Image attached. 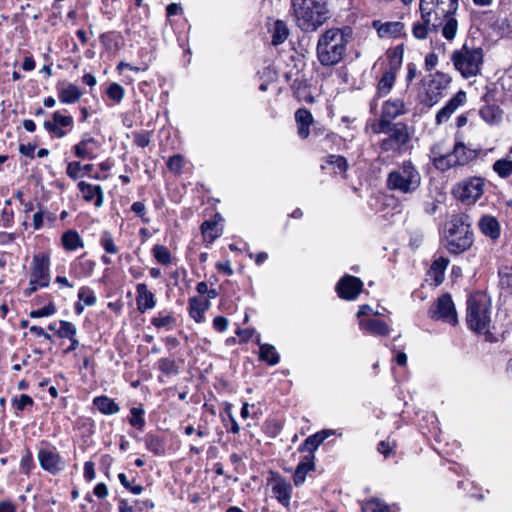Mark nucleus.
Here are the masks:
<instances>
[{
  "label": "nucleus",
  "mask_w": 512,
  "mask_h": 512,
  "mask_svg": "<svg viewBox=\"0 0 512 512\" xmlns=\"http://www.w3.org/2000/svg\"><path fill=\"white\" fill-rule=\"evenodd\" d=\"M458 7L459 0H420L421 20L413 24V36L424 40L431 31L441 29L442 36L447 41H452L458 30V21L455 18Z\"/></svg>",
  "instance_id": "nucleus-1"
},
{
  "label": "nucleus",
  "mask_w": 512,
  "mask_h": 512,
  "mask_svg": "<svg viewBox=\"0 0 512 512\" xmlns=\"http://www.w3.org/2000/svg\"><path fill=\"white\" fill-rule=\"evenodd\" d=\"M375 134H384L378 146L381 153H388L392 156H400L410 146L414 130L404 122L387 123L378 120L372 125Z\"/></svg>",
  "instance_id": "nucleus-2"
},
{
  "label": "nucleus",
  "mask_w": 512,
  "mask_h": 512,
  "mask_svg": "<svg viewBox=\"0 0 512 512\" xmlns=\"http://www.w3.org/2000/svg\"><path fill=\"white\" fill-rule=\"evenodd\" d=\"M349 33L339 28L325 31L318 39L317 58L323 66H334L340 63L347 51Z\"/></svg>",
  "instance_id": "nucleus-3"
},
{
  "label": "nucleus",
  "mask_w": 512,
  "mask_h": 512,
  "mask_svg": "<svg viewBox=\"0 0 512 512\" xmlns=\"http://www.w3.org/2000/svg\"><path fill=\"white\" fill-rule=\"evenodd\" d=\"M297 26L304 32L316 31L329 18L325 0H292Z\"/></svg>",
  "instance_id": "nucleus-4"
},
{
  "label": "nucleus",
  "mask_w": 512,
  "mask_h": 512,
  "mask_svg": "<svg viewBox=\"0 0 512 512\" xmlns=\"http://www.w3.org/2000/svg\"><path fill=\"white\" fill-rule=\"evenodd\" d=\"M386 183L389 190L413 194L420 188L422 177L413 162L405 160L388 173Z\"/></svg>",
  "instance_id": "nucleus-5"
},
{
  "label": "nucleus",
  "mask_w": 512,
  "mask_h": 512,
  "mask_svg": "<svg viewBox=\"0 0 512 512\" xmlns=\"http://www.w3.org/2000/svg\"><path fill=\"white\" fill-rule=\"evenodd\" d=\"M451 61L463 78L475 77L481 72L484 61L483 49L465 43L460 49L453 51Z\"/></svg>",
  "instance_id": "nucleus-6"
},
{
  "label": "nucleus",
  "mask_w": 512,
  "mask_h": 512,
  "mask_svg": "<svg viewBox=\"0 0 512 512\" xmlns=\"http://www.w3.org/2000/svg\"><path fill=\"white\" fill-rule=\"evenodd\" d=\"M445 238L447 249L453 254H460L473 244V233L470 224L462 216L452 217L446 224Z\"/></svg>",
  "instance_id": "nucleus-7"
},
{
  "label": "nucleus",
  "mask_w": 512,
  "mask_h": 512,
  "mask_svg": "<svg viewBox=\"0 0 512 512\" xmlns=\"http://www.w3.org/2000/svg\"><path fill=\"white\" fill-rule=\"evenodd\" d=\"M466 321L468 327L477 333L487 334L489 332L490 303L484 296L474 295L468 299Z\"/></svg>",
  "instance_id": "nucleus-8"
},
{
  "label": "nucleus",
  "mask_w": 512,
  "mask_h": 512,
  "mask_svg": "<svg viewBox=\"0 0 512 512\" xmlns=\"http://www.w3.org/2000/svg\"><path fill=\"white\" fill-rule=\"evenodd\" d=\"M477 155L476 150L467 147L462 142H457L452 152L435 157L434 165L438 169L447 170L458 165H466L474 160Z\"/></svg>",
  "instance_id": "nucleus-9"
},
{
  "label": "nucleus",
  "mask_w": 512,
  "mask_h": 512,
  "mask_svg": "<svg viewBox=\"0 0 512 512\" xmlns=\"http://www.w3.org/2000/svg\"><path fill=\"white\" fill-rule=\"evenodd\" d=\"M389 57V69L384 72L380 80L377 84L376 89V97L381 98L387 96L396 81L397 72L401 67L402 59H403V49L400 46H397L391 53L388 55Z\"/></svg>",
  "instance_id": "nucleus-10"
},
{
  "label": "nucleus",
  "mask_w": 512,
  "mask_h": 512,
  "mask_svg": "<svg viewBox=\"0 0 512 512\" xmlns=\"http://www.w3.org/2000/svg\"><path fill=\"white\" fill-rule=\"evenodd\" d=\"M37 459L40 467L52 475H57L64 470L66 463L57 448L47 441L41 443Z\"/></svg>",
  "instance_id": "nucleus-11"
},
{
  "label": "nucleus",
  "mask_w": 512,
  "mask_h": 512,
  "mask_svg": "<svg viewBox=\"0 0 512 512\" xmlns=\"http://www.w3.org/2000/svg\"><path fill=\"white\" fill-rule=\"evenodd\" d=\"M484 179L481 177H470L458 183L455 194L467 204L475 203L483 194Z\"/></svg>",
  "instance_id": "nucleus-12"
},
{
  "label": "nucleus",
  "mask_w": 512,
  "mask_h": 512,
  "mask_svg": "<svg viewBox=\"0 0 512 512\" xmlns=\"http://www.w3.org/2000/svg\"><path fill=\"white\" fill-rule=\"evenodd\" d=\"M30 279L39 283L41 287L50 284V256L48 253H39L33 256Z\"/></svg>",
  "instance_id": "nucleus-13"
},
{
  "label": "nucleus",
  "mask_w": 512,
  "mask_h": 512,
  "mask_svg": "<svg viewBox=\"0 0 512 512\" xmlns=\"http://www.w3.org/2000/svg\"><path fill=\"white\" fill-rule=\"evenodd\" d=\"M430 313L432 318L441 319L452 325L458 322L455 306L449 294L441 295L435 302Z\"/></svg>",
  "instance_id": "nucleus-14"
},
{
  "label": "nucleus",
  "mask_w": 512,
  "mask_h": 512,
  "mask_svg": "<svg viewBox=\"0 0 512 512\" xmlns=\"http://www.w3.org/2000/svg\"><path fill=\"white\" fill-rule=\"evenodd\" d=\"M451 82V77L443 72H436L430 75L426 85V98L430 105L436 104Z\"/></svg>",
  "instance_id": "nucleus-15"
},
{
  "label": "nucleus",
  "mask_w": 512,
  "mask_h": 512,
  "mask_svg": "<svg viewBox=\"0 0 512 512\" xmlns=\"http://www.w3.org/2000/svg\"><path fill=\"white\" fill-rule=\"evenodd\" d=\"M268 485L271 486L273 496L278 502L288 507L292 496V485L279 474H273L268 479Z\"/></svg>",
  "instance_id": "nucleus-16"
},
{
  "label": "nucleus",
  "mask_w": 512,
  "mask_h": 512,
  "mask_svg": "<svg viewBox=\"0 0 512 512\" xmlns=\"http://www.w3.org/2000/svg\"><path fill=\"white\" fill-rule=\"evenodd\" d=\"M363 282L355 276H343L336 286V291L340 298L345 300H354L362 291Z\"/></svg>",
  "instance_id": "nucleus-17"
},
{
  "label": "nucleus",
  "mask_w": 512,
  "mask_h": 512,
  "mask_svg": "<svg viewBox=\"0 0 512 512\" xmlns=\"http://www.w3.org/2000/svg\"><path fill=\"white\" fill-rule=\"evenodd\" d=\"M73 124L74 120L72 116L63 115L60 111H56L52 115V120L44 122V128L57 138H63L67 134V131L64 130V128H72Z\"/></svg>",
  "instance_id": "nucleus-18"
},
{
  "label": "nucleus",
  "mask_w": 512,
  "mask_h": 512,
  "mask_svg": "<svg viewBox=\"0 0 512 512\" xmlns=\"http://www.w3.org/2000/svg\"><path fill=\"white\" fill-rule=\"evenodd\" d=\"M407 113V108L404 101L400 98L388 99L383 102L381 107V115L379 120H384L387 123H393L392 121L399 116Z\"/></svg>",
  "instance_id": "nucleus-19"
},
{
  "label": "nucleus",
  "mask_w": 512,
  "mask_h": 512,
  "mask_svg": "<svg viewBox=\"0 0 512 512\" xmlns=\"http://www.w3.org/2000/svg\"><path fill=\"white\" fill-rule=\"evenodd\" d=\"M99 148V142L89 133H84L79 143L73 147L76 157L92 160L96 157V150Z\"/></svg>",
  "instance_id": "nucleus-20"
},
{
  "label": "nucleus",
  "mask_w": 512,
  "mask_h": 512,
  "mask_svg": "<svg viewBox=\"0 0 512 512\" xmlns=\"http://www.w3.org/2000/svg\"><path fill=\"white\" fill-rule=\"evenodd\" d=\"M466 101V93L459 91L456 95L451 98L446 105L441 108L436 114V123L442 124L446 122L451 115Z\"/></svg>",
  "instance_id": "nucleus-21"
},
{
  "label": "nucleus",
  "mask_w": 512,
  "mask_h": 512,
  "mask_svg": "<svg viewBox=\"0 0 512 512\" xmlns=\"http://www.w3.org/2000/svg\"><path fill=\"white\" fill-rule=\"evenodd\" d=\"M136 304L140 313L153 309L156 305L154 294L148 290L145 283H139L136 286Z\"/></svg>",
  "instance_id": "nucleus-22"
},
{
  "label": "nucleus",
  "mask_w": 512,
  "mask_h": 512,
  "mask_svg": "<svg viewBox=\"0 0 512 512\" xmlns=\"http://www.w3.org/2000/svg\"><path fill=\"white\" fill-rule=\"evenodd\" d=\"M77 186L85 201H94L96 207L103 205V189L100 185H92L85 181H80Z\"/></svg>",
  "instance_id": "nucleus-23"
},
{
  "label": "nucleus",
  "mask_w": 512,
  "mask_h": 512,
  "mask_svg": "<svg viewBox=\"0 0 512 512\" xmlns=\"http://www.w3.org/2000/svg\"><path fill=\"white\" fill-rule=\"evenodd\" d=\"M57 94L62 104H75L81 99L83 92L77 85L68 83L66 85L58 84Z\"/></svg>",
  "instance_id": "nucleus-24"
},
{
  "label": "nucleus",
  "mask_w": 512,
  "mask_h": 512,
  "mask_svg": "<svg viewBox=\"0 0 512 512\" xmlns=\"http://www.w3.org/2000/svg\"><path fill=\"white\" fill-rule=\"evenodd\" d=\"M295 121L297 124V134L301 139H306L310 134V126L314 122L311 112L306 108H299L295 112Z\"/></svg>",
  "instance_id": "nucleus-25"
},
{
  "label": "nucleus",
  "mask_w": 512,
  "mask_h": 512,
  "mask_svg": "<svg viewBox=\"0 0 512 512\" xmlns=\"http://www.w3.org/2000/svg\"><path fill=\"white\" fill-rule=\"evenodd\" d=\"M96 262L84 259L83 256L75 259L70 265V273L76 278L90 277L95 269Z\"/></svg>",
  "instance_id": "nucleus-26"
},
{
  "label": "nucleus",
  "mask_w": 512,
  "mask_h": 512,
  "mask_svg": "<svg viewBox=\"0 0 512 512\" xmlns=\"http://www.w3.org/2000/svg\"><path fill=\"white\" fill-rule=\"evenodd\" d=\"M314 460V454H307L304 456L303 460L299 462L293 475V482L295 486L302 485L305 482L308 472L315 469Z\"/></svg>",
  "instance_id": "nucleus-27"
},
{
  "label": "nucleus",
  "mask_w": 512,
  "mask_h": 512,
  "mask_svg": "<svg viewBox=\"0 0 512 512\" xmlns=\"http://www.w3.org/2000/svg\"><path fill=\"white\" fill-rule=\"evenodd\" d=\"M334 434L332 430H322L309 437L299 446L300 452H308V454H314V451L324 442L326 438Z\"/></svg>",
  "instance_id": "nucleus-28"
},
{
  "label": "nucleus",
  "mask_w": 512,
  "mask_h": 512,
  "mask_svg": "<svg viewBox=\"0 0 512 512\" xmlns=\"http://www.w3.org/2000/svg\"><path fill=\"white\" fill-rule=\"evenodd\" d=\"M480 231L491 240H497L500 237V224L498 220L490 215H484L478 222Z\"/></svg>",
  "instance_id": "nucleus-29"
},
{
  "label": "nucleus",
  "mask_w": 512,
  "mask_h": 512,
  "mask_svg": "<svg viewBox=\"0 0 512 512\" xmlns=\"http://www.w3.org/2000/svg\"><path fill=\"white\" fill-rule=\"evenodd\" d=\"M359 326L362 330L372 335L386 336L390 333L389 326L379 319H362L359 322Z\"/></svg>",
  "instance_id": "nucleus-30"
},
{
  "label": "nucleus",
  "mask_w": 512,
  "mask_h": 512,
  "mask_svg": "<svg viewBox=\"0 0 512 512\" xmlns=\"http://www.w3.org/2000/svg\"><path fill=\"white\" fill-rule=\"evenodd\" d=\"M208 308V301H204L197 297H192L189 300V315L197 323H202L204 321V313L208 310Z\"/></svg>",
  "instance_id": "nucleus-31"
},
{
  "label": "nucleus",
  "mask_w": 512,
  "mask_h": 512,
  "mask_svg": "<svg viewBox=\"0 0 512 512\" xmlns=\"http://www.w3.org/2000/svg\"><path fill=\"white\" fill-rule=\"evenodd\" d=\"M93 404L104 415H114L120 411L119 405L105 395L95 397Z\"/></svg>",
  "instance_id": "nucleus-32"
},
{
  "label": "nucleus",
  "mask_w": 512,
  "mask_h": 512,
  "mask_svg": "<svg viewBox=\"0 0 512 512\" xmlns=\"http://www.w3.org/2000/svg\"><path fill=\"white\" fill-rule=\"evenodd\" d=\"M448 259L444 257H439L433 261L429 271L428 276L433 279L434 284L440 285L444 280V273L448 266Z\"/></svg>",
  "instance_id": "nucleus-33"
},
{
  "label": "nucleus",
  "mask_w": 512,
  "mask_h": 512,
  "mask_svg": "<svg viewBox=\"0 0 512 512\" xmlns=\"http://www.w3.org/2000/svg\"><path fill=\"white\" fill-rule=\"evenodd\" d=\"M61 243L65 250L75 251L84 247V242L76 230H68L62 234Z\"/></svg>",
  "instance_id": "nucleus-34"
},
{
  "label": "nucleus",
  "mask_w": 512,
  "mask_h": 512,
  "mask_svg": "<svg viewBox=\"0 0 512 512\" xmlns=\"http://www.w3.org/2000/svg\"><path fill=\"white\" fill-rule=\"evenodd\" d=\"M154 507L150 501H135L133 505L126 499H120L118 503L119 512H147Z\"/></svg>",
  "instance_id": "nucleus-35"
},
{
  "label": "nucleus",
  "mask_w": 512,
  "mask_h": 512,
  "mask_svg": "<svg viewBox=\"0 0 512 512\" xmlns=\"http://www.w3.org/2000/svg\"><path fill=\"white\" fill-rule=\"evenodd\" d=\"M257 343L260 345V359L269 365H276L279 362L280 357L275 347L270 344H260L259 338L257 339Z\"/></svg>",
  "instance_id": "nucleus-36"
},
{
  "label": "nucleus",
  "mask_w": 512,
  "mask_h": 512,
  "mask_svg": "<svg viewBox=\"0 0 512 512\" xmlns=\"http://www.w3.org/2000/svg\"><path fill=\"white\" fill-rule=\"evenodd\" d=\"M144 442L146 448L154 455L161 456L165 453L164 441L160 436L148 433L144 437Z\"/></svg>",
  "instance_id": "nucleus-37"
},
{
  "label": "nucleus",
  "mask_w": 512,
  "mask_h": 512,
  "mask_svg": "<svg viewBox=\"0 0 512 512\" xmlns=\"http://www.w3.org/2000/svg\"><path fill=\"white\" fill-rule=\"evenodd\" d=\"M479 114L488 124H497L502 119V110L497 106H484L480 109Z\"/></svg>",
  "instance_id": "nucleus-38"
},
{
  "label": "nucleus",
  "mask_w": 512,
  "mask_h": 512,
  "mask_svg": "<svg viewBox=\"0 0 512 512\" xmlns=\"http://www.w3.org/2000/svg\"><path fill=\"white\" fill-rule=\"evenodd\" d=\"M289 36V29L286 23L282 20L275 21L272 29V44H282Z\"/></svg>",
  "instance_id": "nucleus-39"
},
{
  "label": "nucleus",
  "mask_w": 512,
  "mask_h": 512,
  "mask_svg": "<svg viewBox=\"0 0 512 512\" xmlns=\"http://www.w3.org/2000/svg\"><path fill=\"white\" fill-rule=\"evenodd\" d=\"M201 232L204 238V241L208 243H212L216 238L221 235V230L218 227V224L213 221H205L201 225Z\"/></svg>",
  "instance_id": "nucleus-40"
},
{
  "label": "nucleus",
  "mask_w": 512,
  "mask_h": 512,
  "mask_svg": "<svg viewBox=\"0 0 512 512\" xmlns=\"http://www.w3.org/2000/svg\"><path fill=\"white\" fill-rule=\"evenodd\" d=\"M151 323L153 326H155L158 329L166 328L167 330H170L175 325L176 318L173 316L172 313L160 312V313H158L157 316H155L151 319Z\"/></svg>",
  "instance_id": "nucleus-41"
},
{
  "label": "nucleus",
  "mask_w": 512,
  "mask_h": 512,
  "mask_svg": "<svg viewBox=\"0 0 512 512\" xmlns=\"http://www.w3.org/2000/svg\"><path fill=\"white\" fill-rule=\"evenodd\" d=\"M130 414H131V416L128 419L129 424L132 427H134L140 431H143L144 427L146 425V421L144 418L145 410L141 406L132 407L130 409Z\"/></svg>",
  "instance_id": "nucleus-42"
},
{
  "label": "nucleus",
  "mask_w": 512,
  "mask_h": 512,
  "mask_svg": "<svg viewBox=\"0 0 512 512\" xmlns=\"http://www.w3.org/2000/svg\"><path fill=\"white\" fill-rule=\"evenodd\" d=\"M101 247L107 254H117L119 247L116 245L112 234L109 231H103L99 238Z\"/></svg>",
  "instance_id": "nucleus-43"
},
{
  "label": "nucleus",
  "mask_w": 512,
  "mask_h": 512,
  "mask_svg": "<svg viewBox=\"0 0 512 512\" xmlns=\"http://www.w3.org/2000/svg\"><path fill=\"white\" fill-rule=\"evenodd\" d=\"M363 512H391L390 507L380 499L374 498L362 505Z\"/></svg>",
  "instance_id": "nucleus-44"
},
{
  "label": "nucleus",
  "mask_w": 512,
  "mask_h": 512,
  "mask_svg": "<svg viewBox=\"0 0 512 512\" xmlns=\"http://www.w3.org/2000/svg\"><path fill=\"white\" fill-rule=\"evenodd\" d=\"M402 24L400 22H386L377 27L380 37H391L400 32Z\"/></svg>",
  "instance_id": "nucleus-45"
},
{
  "label": "nucleus",
  "mask_w": 512,
  "mask_h": 512,
  "mask_svg": "<svg viewBox=\"0 0 512 512\" xmlns=\"http://www.w3.org/2000/svg\"><path fill=\"white\" fill-rule=\"evenodd\" d=\"M152 254L156 261L162 265H169L171 263V253L163 245H155L152 249Z\"/></svg>",
  "instance_id": "nucleus-46"
},
{
  "label": "nucleus",
  "mask_w": 512,
  "mask_h": 512,
  "mask_svg": "<svg viewBox=\"0 0 512 512\" xmlns=\"http://www.w3.org/2000/svg\"><path fill=\"white\" fill-rule=\"evenodd\" d=\"M76 332L77 328L73 323L65 320L59 321V328L56 330V334L59 338H73L76 336Z\"/></svg>",
  "instance_id": "nucleus-47"
},
{
  "label": "nucleus",
  "mask_w": 512,
  "mask_h": 512,
  "mask_svg": "<svg viewBox=\"0 0 512 512\" xmlns=\"http://www.w3.org/2000/svg\"><path fill=\"white\" fill-rule=\"evenodd\" d=\"M11 404L17 414L18 412L23 411L27 407L33 406L34 400L27 394H21L19 397H14L11 400Z\"/></svg>",
  "instance_id": "nucleus-48"
},
{
  "label": "nucleus",
  "mask_w": 512,
  "mask_h": 512,
  "mask_svg": "<svg viewBox=\"0 0 512 512\" xmlns=\"http://www.w3.org/2000/svg\"><path fill=\"white\" fill-rule=\"evenodd\" d=\"M493 170L500 177H508L512 174V161L508 159H500L497 160L493 164Z\"/></svg>",
  "instance_id": "nucleus-49"
},
{
  "label": "nucleus",
  "mask_w": 512,
  "mask_h": 512,
  "mask_svg": "<svg viewBox=\"0 0 512 512\" xmlns=\"http://www.w3.org/2000/svg\"><path fill=\"white\" fill-rule=\"evenodd\" d=\"M157 367L166 375L178 374L176 363L171 358H160L157 362Z\"/></svg>",
  "instance_id": "nucleus-50"
},
{
  "label": "nucleus",
  "mask_w": 512,
  "mask_h": 512,
  "mask_svg": "<svg viewBox=\"0 0 512 512\" xmlns=\"http://www.w3.org/2000/svg\"><path fill=\"white\" fill-rule=\"evenodd\" d=\"M108 97L115 103H120L125 95L124 88L118 83H112L107 89Z\"/></svg>",
  "instance_id": "nucleus-51"
},
{
  "label": "nucleus",
  "mask_w": 512,
  "mask_h": 512,
  "mask_svg": "<svg viewBox=\"0 0 512 512\" xmlns=\"http://www.w3.org/2000/svg\"><path fill=\"white\" fill-rule=\"evenodd\" d=\"M78 298L86 306H93L96 303V296L93 290L89 287H81L78 291Z\"/></svg>",
  "instance_id": "nucleus-52"
},
{
  "label": "nucleus",
  "mask_w": 512,
  "mask_h": 512,
  "mask_svg": "<svg viewBox=\"0 0 512 512\" xmlns=\"http://www.w3.org/2000/svg\"><path fill=\"white\" fill-rule=\"evenodd\" d=\"M167 166L171 172H173L175 174H180L182 171V168L184 166L183 156L180 154L173 155L167 161Z\"/></svg>",
  "instance_id": "nucleus-53"
},
{
  "label": "nucleus",
  "mask_w": 512,
  "mask_h": 512,
  "mask_svg": "<svg viewBox=\"0 0 512 512\" xmlns=\"http://www.w3.org/2000/svg\"><path fill=\"white\" fill-rule=\"evenodd\" d=\"M330 165H333L338 172L343 173L347 170V160L340 155H330L327 161Z\"/></svg>",
  "instance_id": "nucleus-54"
},
{
  "label": "nucleus",
  "mask_w": 512,
  "mask_h": 512,
  "mask_svg": "<svg viewBox=\"0 0 512 512\" xmlns=\"http://www.w3.org/2000/svg\"><path fill=\"white\" fill-rule=\"evenodd\" d=\"M55 312H56L55 305L53 303H49L48 305H45L44 307H42L40 309L32 310L30 312V317L31 318L48 317V316L55 314Z\"/></svg>",
  "instance_id": "nucleus-55"
},
{
  "label": "nucleus",
  "mask_w": 512,
  "mask_h": 512,
  "mask_svg": "<svg viewBox=\"0 0 512 512\" xmlns=\"http://www.w3.org/2000/svg\"><path fill=\"white\" fill-rule=\"evenodd\" d=\"M150 138L151 133L147 131L133 133L134 144L141 148H144L149 145Z\"/></svg>",
  "instance_id": "nucleus-56"
},
{
  "label": "nucleus",
  "mask_w": 512,
  "mask_h": 512,
  "mask_svg": "<svg viewBox=\"0 0 512 512\" xmlns=\"http://www.w3.org/2000/svg\"><path fill=\"white\" fill-rule=\"evenodd\" d=\"M81 169L82 165L80 162H70L67 166L66 173L70 178L76 180L79 177Z\"/></svg>",
  "instance_id": "nucleus-57"
},
{
  "label": "nucleus",
  "mask_w": 512,
  "mask_h": 512,
  "mask_svg": "<svg viewBox=\"0 0 512 512\" xmlns=\"http://www.w3.org/2000/svg\"><path fill=\"white\" fill-rule=\"evenodd\" d=\"M228 320L223 316H217L213 319V328L218 332H224L228 328Z\"/></svg>",
  "instance_id": "nucleus-58"
},
{
  "label": "nucleus",
  "mask_w": 512,
  "mask_h": 512,
  "mask_svg": "<svg viewBox=\"0 0 512 512\" xmlns=\"http://www.w3.org/2000/svg\"><path fill=\"white\" fill-rule=\"evenodd\" d=\"M131 210L139 215L142 220L145 222V223H149V219L145 218V210H146V207H145V204L143 202H140V201H137V202H134L131 206Z\"/></svg>",
  "instance_id": "nucleus-59"
},
{
  "label": "nucleus",
  "mask_w": 512,
  "mask_h": 512,
  "mask_svg": "<svg viewBox=\"0 0 512 512\" xmlns=\"http://www.w3.org/2000/svg\"><path fill=\"white\" fill-rule=\"evenodd\" d=\"M501 284L512 288V268H506L500 273Z\"/></svg>",
  "instance_id": "nucleus-60"
},
{
  "label": "nucleus",
  "mask_w": 512,
  "mask_h": 512,
  "mask_svg": "<svg viewBox=\"0 0 512 512\" xmlns=\"http://www.w3.org/2000/svg\"><path fill=\"white\" fill-rule=\"evenodd\" d=\"M438 63V56L435 53H428L425 57V69L427 71L433 70Z\"/></svg>",
  "instance_id": "nucleus-61"
},
{
  "label": "nucleus",
  "mask_w": 512,
  "mask_h": 512,
  "mask_svg": "<svg viewBox=\"0 0 512 512\" xmlns=\"http://www.w3.org/2000/svg\"><path fill=\"white\" fill-rule=\"evenodd\" d=\"M95 469L94 464L91 461H87L84 463V478L87 481H92L95 478Z\"/></svg>",
  "instance_id": "nucleus-62"
},
{
  "label": "nucleus",
  "mask_w": 512,
  "mask_h": 512,
  "mask_svg": "<svg viewBox=\"0 0 512 512\" xmlns=\"http://www.w3.org/2000/svg\"><path fill=\"white\" fill-rule=\"evenodd\" d=\"M392 450L393 446L388 441H380L377 445V451L381 453L385 458L389 456Z\"/></svg>",
  "instance_id": "nucleus-63"
},
{
  "label": "nucleus",
  "mask_w": 512,
  "mask_h": 512,
  "mask_svg": "<svg viewBox=\"0 0 512 512\" xmlns=\"http://www.w3.org/2000/svg\"><path fill=\"white\" fill-rule=\"evenodd\" d=\"M418 70L414 63H408L407 64V75H406V82L407 85H409L413 79L417 76Z\"/></svg>",
  "instance_id": "nucleus-64"
}]
</instances>
